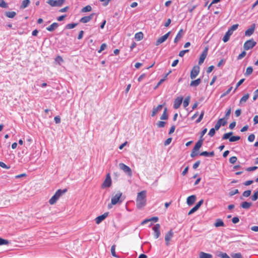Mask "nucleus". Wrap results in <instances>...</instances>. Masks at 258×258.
Here are the masks:
<instances>
[{"label":"nucleus","instance_id":"obj_1","mask_svg":"<svg viewBox=\"0 0 258 258\" xmlns=\"http://www.w3.org/2000/svg\"><path fill=\"white\" fill-rule=\"evenodd\" d=\"M146 191L142 190L138 194L136 199V206L140 209L146 205Z\"/></svg>","mask_w":258,"mask_h":258},{"label":"nucleus","instance_id":"obj_2","mask_svg":"<svg viewBox=\"0 0 258 258\" xmlns=\"http://www.w3.org/2000/svg\"><path fill=\"white\" fill-rule=\"evenodd\" d=\"M67 189L65 188L63 189H58L54 195L50 198L49 200V203L50 205L54 204L59 199V198L64 194H65L67 191Z\"/></svg>","mask_w":258,"mask_h":258},{"label":"nucleus","instance_id":"obj_3","mask_svg":"<svg viewBox=\"0 0 258 258\" xmlns=\"http://www.w3.org/2000/svg\"><path fill=\"white\" fill-rule=\"evenodd\" d=\"M122 193L118 192L114 195L111 200V204H108V208H111L112 205H115L117 203L121 204L123 201L124 199H122Z\"/></svg>","mask_w":258,"mask_h":258},{"label":"nucleus","instance_id":"obj_4","mask_svg":"<svg viewBox=\"0 0 258 258\" xmlns=\"http://www.w3.org/2000/svg\"><path fill=\"white\" fill-rule=\"evenodd\" d=\"M232 135H233V132H229V133H226L223 135L222 139V140L229 139V141L230 142H236L240 139V137L239 136L230 137Z\"/></svg>","mask_w":258,"mask_h":258},{"label":"nucleus","instance_id":"obj_5","mask_svg":"<svg viewBox=\"0 0 258 258\" xmlns=\"http://www.w3.org/2000/svg\"><path fill=\"white\" fill-rule=\"evenodd\" d=\"M119 167L121 170L124 171L127 175L131 176L132 175V171L130 167L126 165L124 163H121L119 164Z\"/></svg>","mask_w":258,"mask_h":258},{"label":"nucleus","instance_id":"obj_6","mask_svg":"<svg viewBox=\"0 0 258 258\" xmlns=\"http://www.w3.org/2000/svg\"><path fill=\"white\" fill-rule=\"evenodd\" d=\"M256 44V42L254 41L253 39L248 40L244 43V48L246 50H249L253 48Z\"/></svg>","mask_w":258,"mask_h":258},{"label":"nucleus","instance_id":"obj_7","mask_svg":"<svg viewBox=\"0 0 258 258\" xmlns=\"http://www.w3.org/2000/svg\"><path fill=\"white\" fill-rule=\"evenodd\" d=\"M64 2V0H48L47 2L52 7H60Z\"/></svg>","mask_w":258,"mask_h":258},{"label":"nucleus","instance_id":"obj_8","mask_svg":"<svg viewBox=\"0 0 258 258\" xmlns=\"http://www.w3.org/2000/svg\"><path fill=\"white\" fill-rule=\"evenodd\" d=\"M200 73V67L195 66L193 67L190 74V77L191 79H194L197 77Z\"/></svg>","mask_w":258,"mask_h":258},{"label":"nucleus","instance_id":"obj_9","mask_svg":"<svg viewBox=\"0 0 258 258\" xmlns=\"http://www.w3.org/2000/svg\"><path fill=\"white\" fill-rule=\"evenodd\" d=\"M170 34V31L168 32L163 36L159 37L156 41V45H159L160 44L165 42L167 38H168L169 35Z\"/></svg>","mask_w":258,"mask_h":258},{"label":"nucleus","instance_id":"obj_10","mask_svg":"<svg viewBox=\"0 0 258 258\" xmlns=\"http://www.w3.org/2000/svg\"><path fill=\"white\" fill-rule=\"evenodd\" d=\"M111 184V178L109 173H108L106 175L105 180L104 181V182L102 185V187L103 188L109 187L110 186Z\"/></svg>","mask_w":258,"mask_h":258},{"label":"nucleus","instance_id":"obj_11","mask_svg":"<svg viewBox=\"0 0 258 258\" xmlns=\"http://www.w3.org/2000/svg\"><path fill=\"white\" fill-rule=\"evenodd\" d=\"M173 232L172 229L170 230L165 236V240L166 242V245L168 246L169 244V241L173 236Z\"/></svg>","mask_w":258,"mask_h":258},{"label":"nucleus","instance_id":"obj_12","mask_svg":"<svg viewBox=\"0 0 258 258\" xmlns=\"http://www.w3.org/2000/svg\"><path fill=\"white\" fill-rule=\"evenodd\" d=\"M160 225L159 224H156L152 228V229L154 232V237L156 239H157L160 235Z\"/></svg>","mask_w":258,"mask_h":258},{"label":"nucleus","instance_id":"obj_13","mask_svg":"<svg viewBox=\"0 0 258 258\" xmlns=\"http://www.w3.org/2000/svg\"><path fill=\"white\" fill-rule=\"evenodd\" d=\"M204 200H201L196 205L193 207L188 212V215H191L197 211L199 208L201 207V206L203 204Z\"/></svg>","mask_w":258,"mask_h":258},{"label":"nucleus","instance_id":"obj_14","mask_svg":"<svg viewBox=\"0 0 258 258\" xmlns=\"http://www.w3.org/2000/svg\"><path fill=\"white\" fill-rule=\"evenodd\" d=\"M207 54H208V48H206L200 55L199 60V64L201 65L204 62V61L207 55Z\"/></svg>","mask_w":258,"mask_h":258},{"label":"nucleus","instance_id":"obj_15","mask_svg":"<svg viewBox=\"0 0 258 258\" xmlns=\"http://www.w3.org/2000/svg\"><path fill=\"white\" fill-rule=\"evenodd\" d=\"M182 101H183V97L182 96H179V97H177L174 101L173 107L175 109H177L180 106L181 104L182 103Z\"/></svg>","mask_w":258,"mask_h":258},{"label":"nucleus","instance_id":"obj_16","mask_svg":"<svg viewBox=\"0 0 258 258\" xmlns=\"http://www.w3.org/2000/svg\"><path fill=\"white\" fill-rule=\"evenodd\" d=\"M108 213L106 212L104 213L103 214L97 217L95 220L96 223L97 224H100L103 220H104L108 216Z\"/></svg>","mask_w":258,"mask_h":258},{"label":"nucleus","instance_id":"obj_17","mask_svg":"<svg viewBox=\"0 0 258 258\" xmlns=\"http://www.w3.org/2000/svg\"><path fill=\"white\" fill-rule=\"evenodd\" d=\"M95 15V13H92L89 16L83 17L82 18H81V19L80 20V22L83 23H88L93 19V17Z\"/></svg>","mask_w":258,"mask_h":258},{"label":"nucleus","instance_id":"obj_18","mask_svg":"<svg viewBox=\"0 0 258 258\" xmlns=\"http://www.w3.org/2000/svg\"><path fill=\"white\" fill-rule=\"evenodd\" d=\"M255 28V24H252L249 28H248L245 32V35L246 36H250L254 32V31Z\"/></svg>","mask_w":258,"mask_h":258},{"label":"nucleus","instance_id":"obj_19","mask_svg":"<svg viewBox=\"0 0 258 258\" xmlns=\"http://www.w3.org/2000/svg\"><path fill=\"white\" fill-rule=\"evenodd\" d=\"M196 200V197L195 195L190 196L187 198L186 203L188 205L190 206L195 203Z\"/></svg>","mask_w":258,"mask_h":258},{"label":"nucleus","instance_id":"obj_20","mask_svg":"<svg viewBox=\"0 0 258 258\" xmlns=\"http://www.w3.org/2000/svg\"><path fill=\"white\" fill-rule=\"evenodd\" d=\"M203 139H200L199 141L196 143L195 146L194 147V150L198 151L202 147L203 143Z\"/></svg>","mask_w":258,"mask_h":258},{"label":"nucleus","instance_id":"obj_21","mask_svg":"<svg viewBox=\"0 0 258 258\" xmlns=\"http://www.w3.org/2000/svg\"><path fill=\"white\" fill-rule=\"evenodd\" d=\"M183 36V29H180L177 34L174 40V42L176 43L182 38Z\"/></svg>","mask_w":258,"mask_h":258},{"label":"nucleus","instance_id":"obj_22","mask_svg":"<svg viewBox=\"0 0 258 258\" xmlns=\"http://www.w3.org/2000/svg\"><path fill=\"white\" fill-rule=\"evenodd\" d=\"M58 26V24L57 23L54 22L50 25L49 27H47L46 30L49 32H52L54 31L56 28H57Z\"/></svg>","mask_w":258,"mask_h":258},{"label":"nucleus","instance_id":"obj_23","mask_svg":"<svg viewBox=\"0 0 258 258\" xmlns=\"http://www.w3.org/2000/svg\"><path fill=\"white\" fill-rule=\"evenodd\" d=\"M214 226L216 227H219L221 226L224 227L225 226V224L221 219L219 218L216 220V222L214 223Z\"/></svg>","mask_w":258,"mask_h":258},{"label":"nucleus","instance_id":"obj_24","mask_svg":"<svg viewBox=\"0 0 258 258\" xmlns=\"http://www.w3.org/2000/svg\"><path fill=\"white\" fill-rule=\"evenodd\" d=\"M232 34L233 33L231 32H230V31L228 30V31L226 32L225 35L223 38V41L224 42H227L229 40L230 37Z\"/></svg>","mask_w":258,"mask_h":258},{"label":"nucleus","instance_id":"obj_25","mask_svg":"<svg viewBox=\"0 0 258 258\" xmlns=\"http://www.w3.org/2000/svg\"><path fill=\"white\" fill-rule=\"evenodd\" d=\"M215 155V153H214V151H211V152H207V151H204V152H201L200 154V156H205V157H213Z\"/></svg>","mask_w":258,"mask_h":258},{"label":"nucleus","instance_id":"obj_26","mask_svg":"<svg viewBox=\"0 0 258 258\" xmlns=\"http://www.w3.org/2000/svg\"><path fill=\"white\" fill-rule=\"evenodd\" d=\"M201 83V79L200 78H198L197 80L192 81L190 83V86L191 87H197L199 86Z\"/></svg>","mask_w":258,"mask_h":258},{"label":"nucleus","instance_id":"obj_27","mask_svg":"<svg viewBox=\"0 0 258 258\" xmlns=\"http://www.w3.org/2000/svg\"><path fill=\"white\" fill-rule=\"evenodd\" d=\"M252 203L250 202H244L241 203L240 207L245 209H249L251 206Z\"/></svg>","mask_w":258,"mask_h":258},{"label":"nucleus","instance_id":"obj_28","mask_svg":"<svg viewBox=\"0 0 258 258\" xmlns=\"http://www.w3.org/2000/svg\"><path fill=\"white\" fill-rule=\"evenodd\" d=\"M199 256L200 258H213V255L211 254L204 252H201Z\"/></svg>","mask_w":258,"mask_h":258},{"label":"nucleus","instance_id":"obj_29","mask_svg":"<svg viewBox=\"0 0 258 258\" xmlns=\"http://www.w3.org/2000/svg\"><path fill=\"white\" fill-rule=\"evenodd\" d=\"M30 4V0H24L22 1L21 5L20 6V9H24L27 8Z\"/></svg>","mask_w":258,"mask_h":258},{"label":"nucleus","instance_id":"obj_30","mask_svg":"<svg viewBox=\"0 0 258 258\" xmlns=\"http://www.w3.org/2000/svg\"><path fill=\"white\" fill-rule=\"evenodd\" d=\"M143 34L141 32L137 33L135 35V38L138 41L141 40V39H143Z\"/></svg>","mask_w":258,"mask_h":258},{"label":"nucleus","instance_id":"obj_31","mask_svg":"<svg viewBox=\"0 0 258 258\" xmlns=\"http://www.w3.org/2000/svg\"><path fill=\"white\" fill-rule=\"evenodd\" d=\"M6 16L10 18H13L16 15V13L14 11L7 12L5 14Z\"/></svg>","mask_w":258,"mask_h":258},{"label":"nucleus","instance_id":"obj_32","mask_svg":"<svg viewBox=\"0 0 258 258\" xmlns=\"http://www.w3.org/2000/svg\"><path fill=\"white\" fill-rule=\"evenodd\" d=\"M189 101H190V97L189 96H187L184 99V100H183V106L184 108H186L188 105Z\"/></svg>","mask_w":258,"mask_h":258},{"label":"nucleus","instance_id":"obj_33","mask_svg":"<svg viewBox=\"0 0 258 258\" xmlns=\"http://www.w3.org/2000/svg\"><path fill=\"white\" fill-rule=\"evenodd\" d=\"M163 106V105H159L157 107L154 108L152 113H157L158 112L161 111Z\"/></svg>","mask_w":258,"mask_h":258},{"label":"nucleus","instance_id":"obj_34","mask_svg":"<svg viewBox=\"0 0 258 258\" xmlns=\"http://www.w3.org/2000/svg\"><path fill=\"white\" fill-rule=\"evenodd\" d=\"M249 98V95L248 94H246L245 95H244L241 99H240V104H242V103H245L247 100V99H248Z\"/></svg>","mask_w":258,"mask_h":258},{"label":"nucleus","instance_id":"obj_35","mask_svg":"<svg viewBox=\"0 0 258 258\" xmlns=\"http://www.w3.org/2000/svg\"><path fill=\"white\" fill-rule=\"evenodd\" d=\"M225 124H226V122H224L223 123H221L220 121H217V122L215 124V127L214 128H215L216 131H217L219 129V128L220 127V126L221 125L224 126Z\"/></svg>","mask_w":258,"mask_h":258},{"label":"nucleus","instance_id":"obj_36","mask_svg":"<svg viewBox=\"0 0 258 258\" xmlns=\"http://www.w3.org/2000/svg\"><path fill=\"white\" fill-rule=\"evenodd\" d=\"M92 10V8L90 5H88L84 7L82 10L81 12L83 13L90 12Z\"/></svg>","mask_w":258,"mask_h":258},{"label":"nucleus","instance_id":"obj_37","mask_svg":"<svg viewBox=\"0 0 258 258\" xmlns=\"http://www.w3.org/2000/svg\"><path fill=\"white\" fill-rule=\"evenodd\" d=\"M253 69L251 67H248L246 70V72L244 74L245 76H249L252 73Z\"/></svg>","mask_w":258,"mask_h":258},{"label":"nucleus","instance_id":"obj_38","mask_svg":"<svg viewBox=\"0 0 258 258\" xmlns=\"http://www.w3.org/2000/svg\"><path fill=\"white\" fill-rule=\"evenodd\" d=\"M77 23H70L68 24L66 26V28L68 29H72L75 28L77 25Z\"/></svg>","mask_w":258,"mask_h":258},{"label":"nucleus","instance_id":"obj_39","mask_svg":"<svg viewBox=\"0 0 258 258\" xmlns=\"http://www.w3.org/2000/svg\"><path fill=\"white\" fill-rule=\"evenodd\" d=\"M231 256L232 258H243L242 254L239 252L232 253Z\"/></svg>","mask_w":258,"mask_h":258},{"label":"nucleus","instance_id":"obj_40","mask_svg":"<svg viewBox=\"0 0 258 258\" xmlns=\"http://www.w3.org/2000/svg\"><path fill=\"white\" fill-rule=\"evenodd\" d=\"M230 114H225V117L219 119L218 121H220L221 123H223L224 122H226V124L227 120H226V119H225V118H228L229 117V116H230Z\"/></svg>","mask_w":258,"mask_h":258},{"label":"nucleus","instance_id":"obj_41","mask_svg":"<svg viewBox=\"0 0 258 258\" xmlns=\"http://www.w3.org/2000/svg\"><path fill=\"white\" fill-rule=\"evenodd\" d=\"M258 199V190L254 192L253 196L251 197V199L253 201H255Z\"/></svg>","mask_w":258,"mask_h":258},{"label":"nucleus","instance_id":"obj_42","mask_svg":"<svg viewBox=\"0 0 258 258\" xmlns=\"http://www.w3.org/2000/svg\"><path fill=\"white\" fill-rule=\"evenodd\" d=\"M9 243L8 240L0 238V245H7Z\"/></svg>","mask_w":258,"mask_h":258},{"label":"nucleus","instance_id":"obj_43","mask_svg":"<svg viewBox=\"0 0 258 258\" xmlns=\"http://www.w3.org/2000/svg\"><path fill=\"white\" fill-rule=\"evenodd\" d=\"M238 24H234L232 25L228 30L233 33V31L238 28Z\"/></svg>","mask_w":258,"mask_h":258},{"label":"nucleus","instance_id":"obj_44","mask_svg":"<svg viewBox=\"0 0 258 258\" xmlns=\"http://www.w3.org/2000/svg\"><path fill=\"white\" fill-rule=\"evenodd\" d=\"M115 245H112L111 247V252L112 255V256L117 257V255L115 253Z\"/></svg>","mask_w":258,"mask_h":258},{"label":"nucleus","instance_id":"obj_45","mask_svg":"<svg viewBox=\"0 0 258 258\" xmlns=\"http://www.w3.org/2000/svg\"><path fill=\"white\" fill-rule=\"evenodd\" d=\"M166 124V122L164 121H160L157 123L158 127H163Z\"/></svg>","mask_w":258,"mask_h":258},{"label":"nucleus","instance_id":"obj_46","mask_svg":"<svg viewBox=\"0 0 258 258\" xmlns=\"http://www.w3.org/2000/svg\"><path fill=\"white\" fill-rule=\"evenodd\" d=\"M107 47V45L105 43H103L101 44L99 50H98V52L101 53L103 50H104Z\"/></svg>","mask_w":258,"mask_h":258},{"label":"nucleus","instance_id":"obj_47","mask_svg":"<svg viewBox=\"0 0 258 258\" xmlns=\"http://www.w3.org/2000/svg\"><path fill=\"white\" fill-rule=\"evenodd\" d=\"M251 194V190H247L244 191L243 194L242 196L244 197H248Z\"/></svg>","mask_w":258,"mask_h":258},{"label":"nucleus","instance_id":"obj_48","mask_svg":"<svg viewBox=\"0 0 258 258\" xmlns=\"http://www.w3.org/2000/svg\"><path fill=\"white\" fill-rule=\"evenodd\" d=\"M0 166L3 168H5L7 169L10 168V166H8L5 163H4L3 162H2V161H0Z\"/></svg>","mask_w":258,"mask_h":258},{"label":"nucleus","instance_id":"obj_49","mask_svg":"<svg viewBox=\"0 0 258 258\" xmlns=\"http://www.w3.org/2000/svg\"><path fill=\"white\" fill-rule=\"evenodd\" d=\"M255 136L254 134H251L248 137V141L250 142H252L254 140Z\"/></svg>","mask_w":258,"mask_h":258},{"label":"nucleus","instance_id":"obj_50","mask_svg":"<svg viewBox=\"0 0 258 258\" xmlns=\"http://www.w3.org/2000/svg\"><path fill=\"white\" fill-rule=\"evenodd\" d=\"M237 159L236 156H232L229 159V162L231 164H234L236 162Z\"/></svg>","mask_w":258,"mask_h":258},{"label":"nucleus","instance_id":"obj_51","mask_svg":"<svg viewBox=\"0 0 258 258\" xmlns=\"http://www.w3.org/2000/svg\"><path fill=\"white\" fill-rule=\"evenodd\" d=\"M215 129L214 128H212L209 133H208V135L210 136V137H213L214 136V135L215 134Z\"/></svg>","mask_w":258,"mask_h":258},{"label":"nucleus","instance_id":"obj_52","mask_svg":"<svg viewBox=\"0 0 258 258\" xmlns=\"http://www.w3.org/2000/svg\"><path fill=\"white\" fill-rule=\"evenodd\" d=\"M0 7L6 8L8 7V5L4 0H2L0 2Z\"/></svg>","mask_w":258,"mask_h":258},{"label":"nucleus","instance_id":"obj_53","mask_svg":"<svg viewBox=\"0 0 258 258\" xmlns=\"http://www.w3.org/2000/svg\"><path fill=\"white\" fill-rule=\"evenodd\" d=\"M189 51L188 49L181 50L179 53V56L180 57H183L185 53L188 52Z\"/></svg>","mask_w":258,"mask_h":258},{"label":"nucleus","instance_id":"obj_54","mask_svg":"<svg viewBox=\"0 0 258 258\" xmlns=\"http://www.w3.org/2000/svg\"><path fill=\"white\" fill-rule=\"evenodd\" d=\"M246 55V52L244 51H243L240 54H239V55L237 57L238 59H241L243 57H244Z\"/></svg>","mask_w":258,"mask_h":258},{"label":"nucleus","instance_id":"obj_55","mask_svg":"<svg viewBox=\"0 0 258 258\" xmlns=\"http://www.w3.org/2000/svg\"><path fill=\"white\" fill-rule=\"evenodd\" d=\"M239 192V190L238 189H235L234 190L231 191L229 192V196H233Z\"/></svg>","mask_w":258,"mask_h":258},{"label":"nucleus","instance_id":"obj_56","mask_svg":"<svg viewBox=\"0 0 258 258\" xmlns=\"http://www.w3.org/2000/svg\"><path fill=\"white\" fill-rule=\"evenodd\" d=\"M198 151H195L194 150V149H192V150L191 151V153L190 154V157L192 158H194L197 156L199 154L198 152H197Z\"/></svg>","mask_w":258,"mask_h":258},{"label":"nucleus","instance_id":"obj_57","mask_svg":"<svg viewBox=\"0 0 258 258\" xmlns=\"http://www.w3.org/2000/svg\"><path fill=\"white\" fill-rule=\"evenodd\" d=\"M172 138H169L164 143L165 146H167L170 144L172 141Z\"/></svg>","mask_w":258,"mask_h":258},{"label":"nucleus","instance_id":"obj_58","mask_svg":"<svg viewBox=\"0 0 258 258\" xmlns=\"http://www.w3.org/2000/svg\"><path fill=\"white\" fill-rule=\"evenodd\" d=\"M201 163V161L200 160L199 161H197L196 162H195L194 165H193V166H192V168L194 169H197L199 166L200 165Z\"/></svg>","mask_w":258,"mask_h":258},{"label":"nucleus","instance_id":"obj_59","mask_svg":"<svg viewBox=\"0 0 258 258\" xmlns=\"http://www.w3.org/2000/svg\"><path fill=\"white\" fill-rule=\"evenodd\" d=\"M256 169H257V166H252V167H249L247 168L246 169V170L247 171H254V170H256Z\"/></svg>","mask_w":258,"mask_h":258},{"label":"nucleus","instance_id":"obj_60","mask_svg":"<svg viewBox=\"0 0 258 258\" xmlns=\"http://www.w3.org/2000/svg\"><path fill=\"white\" fill-rule=\"evenodd\" d=\"M239 221V219L238 217H234L232 219V222L234 224H236Z\"/></svg>","mask_w":258,"mask_h":258},{"label":"nucleus","instance_id":"obj_61","mask_svg":"<svg viewBox=\"0 0 258 258\" xmlns=\"http://www.w3.org/2000/svg\"><path fill=\"white\" fill-rule=\"evenodd\" d=\"M168 118V114H162L160 117L161 120H166Z\"/></svg>","mask_w":258,"mask_h":258},{"label":"nucleus","instance_id":"obj_62","mask_svg":"<svg viewBox=\"0 0 258 258\" xmlns=\"http://www.w3.org/2000/svg\"><path fill=\"white\" fill-rule=\"evenodd\" d=\"M219 256L221 258H227L229 256L226 253H220L219 254Z\"/></svg>","mask_w":258,"mask_h":258},{"label":"nucleus","instance_id":"obj_63","mask_svg":"<svg viewBox=\"0 0 258 258\" xmlns=\"http://www.w3.org/2000/svg\"><path fill=\"white\" fill-rule=\"evenodd\" d=\"M258 97V89L254 92L253 100H255Z\"/></svg>","mask_w":258,"mask_h":258},{"label":"nucleus","instance_id":"obj_64","mask_svg":"<svg viewBox=\"0 0 258 258\" xmlns=\"http://www.w3.org/2000/svg\"><path fill=\"white\" fill-rule=\"evenodd\" d=\"M56 123H59L60 122V117L59 116H56L54 118Z\"/></svg>","mask_w":258,"mask_h":258}]
</instances>
